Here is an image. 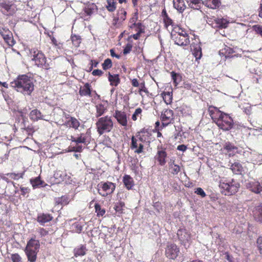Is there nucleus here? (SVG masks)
<instances>
[{"label": "nucleus", "instance_id": "f257e3e1", "mask_svg": "<svg viewBox=\"0 0 262 262\" xmlns=\"http://www.w3.org/2000/svg\"><path fill=\"white\" fill-rule=\"evenodd\" d=\"M10 86L24 95H31L34 90L33 79L27 75H19L11 82Z\"/></svg>", "mask_w": 262, "mask_h": 262}, {"label": "nucleus", "instance_id": "f03ea898", "mask_svg": "<svg viewBox=\"0 0 262 262\" xmlns=\"http://www.w3.org/2000/svg\"><path fill=\"white\" fill-rule=\"evenodd\" d=\"M209 108V112L213 121L223 130H229L234 125L233 120L227 114L221 112L216 107Z\"/></svg>", "mask_w": 262, "mask_h": 262}, {"label": "nucleus", "instance_id": "7ed1b4c3", "mask_svg": "<svg viewBox=\"0 0 262 262\" xmlns=\"http://www.w3.org/2000/svg\"><path fill=\"white\" fill-rule=\"evenodd\" d=\"M72 142L74 143L68 147V150L67 152L75 151L81 152L82 150V146L78 145L79 143H84L87 145L91 140V133L88 130L85 133H81L77 138H75L73 136H71Z\"/></svg>", "mask_w": 262, "mask_h": 262}, {"label": "nucleus", "instance_id": "20e7f679", "mask_svg": "<svg viewBox=\"0 0 262 262\" xmlns=\"http://www.w3.org/2000/svg\"><path fill=\"white\" fill-rule=\"evenodd\" d=\"M30 54L35 66L45 70L50 69V64L47 62V57L41 51L35 48L32 49L30 50Z\"/></svg>", "mask_w": 262, "mask_h": 262}, {"label": "nucleus", "instance_id": "39448f33", "mask_svg": "<svg viewBox=\"0 0 262 262\" xmlns=\"http://www.w3.org/2000/svg\"><path fill=\"white\" fill-rule=\"evenodd\" d=\"M220 187L222 194L225 195H231L238 191L240 184L234 179L221 180Z\"/></svg>", "mask_w": 262, "mask_h": 262}, {"label": "nucleus", "instance_id": "423d86ee", "mask_svg": "<svg viewBox=\"0 0 262 262\" xmlns=\"http://www.w3.org/2000/svg\"><path fill=\"white\" fill-rule=\"evenodd\" d=\"M97 132L100 135L110 132L113 127V122L108 116L100 118L96 123Z\"/></svg>", "mask_w": 262, "mask_h": 262}, {"label": "nucleus", "instance_id": "0eeeda50", "mask_svg": "<svg viewBox=\"0 0 262 262\" xmlns=\"http://www.w3.org/2000/svg\"><path fill=\"white\" fill-rule=\"evenodd\" d=\"M116 185L110 182H101L97 185L98 192L102 196L112 194L115 190Z\"/></svg>", "mask_w": 262, "mask_h": 262}, {"label": "nucleus", "instance_id": "6e6552de", "mask_svg": "<svg viewBox=\"0 0 262 262\" xmlns=\"http://www.w3.org/2000/svg\"><path fill=\"white\" fill-rule=\"evenodd\" d=\"M16 10V7L12 1L9 0L0 1V11L6 15H13Z\"/></svg>", "mask_w": 262, "mask_h": 262}, {"label": "nucleus", "instance_id": "1a4fd4ad", "mask_svg": "<svg viewBox=\"0 0 262 262\" xmlns=\"http://www.w3.org/2000/svg\"><path fill=\"white\" fill-rule=\"evenodd\" d=\"M165 253L166 256L169 259H175L180 253V249L176 244L168 243Z\"/></svg>", "mask_w": 262, "mask_h": 262}, {"label": "nucleus", "instance_id": "9d476101", "mask_svg": "<svg viewBox=\"0 0 262 262\" xmlns=\"http://www.w3.org/2000/svg\"><path fill=\"white\" fill-rule=\"evenodd\" d=\"M171 39L179 46H187L190 43L189 37L187 32H184L181 35L171 34Z\"/></svg>", "mask_w": 262, "mask_h": 262}, {"label": "nucleus", "instance_id": "9b49d317", "mask_svg": "<svg viewBox=\"0 0 262 262\" xmlns=\"http://www.w3.org/2000/svg\"><path fill=\"white\" fill-rule=\"evenodd\" d=\"M0 34L5 42L10 47H12L15 43L12 32L7 28L0 27Z\"/></svg>", "mask_w": 262, "mask_h": 262}, {"label": "nucleus", "instance_id": "f8f14e48", "mask_svg": "<svg viewBox=\"0 0 262 262\" xmlns=\"http://www.w3.org/2000/svg\"><path fill=\"white\" fill-rule=\"evenodd\" d=\"M77 186L78 183L75 178L69 177L67 178V189H70L68 193L69 198H71L70 200L73 199Z\"/></svg>", "mask_w": 262, "mask_h": 262}, {"label": "nucleus", "instance_id": "ddd939ff", "mask_svg": "<svg viewBox=\"0 0 262 262\" xmlns=\"http://www.w3.org/2000/svg\"><path fill=\"white\" fill-rule=\"evenodd\" d=\"M161 119L162 121V125L164 126L172 123L173 120V112L171 110H164L161 115Z\"/></svg>", "mask_w": 262, "mask_h": 262}, {"label": "nucleus", "instance_id": "4468645a", "mask_svg": "<svg viewBox=\"0 0 262 262\" xmlns=\"http://www.w3.org/2000/svg\"><path fill=\"white\" fill-rule=\"evenodd\" d=\"M246 187L251 191L259 194L262 191V184L258 181H249L246 183Z\"/></svg>", "mask_w": 262, "mask_h": 262}, {"label": "nucleus", "instance_id": "2eb2a0df", "mask_svg": "<svg viewBox=\"0 0 262 262\" xmlns=\"http://www.w3.org/2000/svg\"><path fill=\"white\" fill-rule=\"evenodd\" d=\"M167 155L165 148H163L162 146H158V151L155 158L161 166H163L166 162L165 159Z\"/></svg>", "mask_w": 262, "mask_h": 262}, {"label": "nucleus", "instance_id": "dca6fc26", "mask_svg": "<svg viewBox=\"0 0 262 262\" xmlns=\"http://www.w3.org/2000/svg\"><path fill=\"white\" fill-rule=\"evenodd\" d=\"M178 237L182 244L185 245L190 240V234L185 229H180L177 232Z\"/></svg>", "mask_w": 262, "mask_h": 262}, {"label": "nucleus", "instance_id": "f3484780", "mask_svg": "<svg viewBox=\"0 0 262 262\" xmlns=\"http://www.w3.org/2000/svg\"><path fill=\"white\" fill-rule=\"evenodd\" d=\"M143 144L139 141V140L133 136L132 137V142L130 148L132 149H135V152L137 154H140L143 152Z\"/></svg>", "mask_w": 262, "mask_h": 262}, {"label": "nucleus", "instance_id": "a211bd4d", "mask_svg": "<svg viewBox=\"0 0 262 262\" xmlns=\"http://www.w3.org/2000/svg\"><path fill=\"white\" fill-rule=\"evenodd\" d=\"M97 9V7L95 5L92 4L85 7L83 9V12L81 13V17L85 20H87L89 16L93 14Z\"/></svg>", "mask_w": 262, "mask_h": 262}, {"label": "nucleus", "instance_id": "6ab92c4d", "mask_svg": "<svg viewBox=\"0 0 262 262\" xmlns=\"http://www.w3.org/2000/svg\"><path fill=\"white\" fill-rule=\"evenodd\" d=\"M114 117L122 126H126L127 123L126 114L124 112L116 111Z\"/></svg>", "mask_w": 262, "mask_h": 262}, {"label": "nucleus", "instance_id": "aec40b11", "mask_svg": "<svg viewBox=\"0 0 262 262\" xmlns=\"http://www.w3.org/2000/svg\"><path fill=\"white\" fill-rule=\"evenodd\" d=\"M224 149L227 151L229 156H233L238 152V148L233 144L227 142L224 145Z\"/></svg>", "mask_w": 262, "mask_h": 262}, {"label": "nucleus", "instance_id": "412c9836", "mask_svg": "<svg viewBox=\"0 0 262 262\" xmlns=\"http://www.w3.org/2000/svg\"><path fill=\"white\" fill-rule=\"evenodd\" d=\"M151 134L146 130H143L138 133L136 136V138L141 142L143 144L144 143L149 142V137Z\"/></svg>", "mask_w": 262, "mask_h": 262}, {"label": "nucleus", "instance_id": "4be33fe9", "mask_svg": "<svg viewBox=\"0 0 262 262\" xmlns=\"http://www.w3.org/2000/svg\"><path fill=\"white\" fill-rule=\"evenodd\" d=\"M79 125L80 122L78 119L69 115H67V127L77 129Z\"/></svg>", "mask_w": 262, "mask_h": 262}, {"label": "nucleus", "instance_id": "5701e85b", "mask_svg": "<svg viewBox=\"0 0 262 262\" xmlns=\"http://www.w3.org/2000/svg\"><path fill=\"white\" fill-rule=\"evenodd\" d=\"M53 216L51 214L49 213H40L37 217V221L42 225H43L45 223H48L52 221Z\"/></svg>", "mask_w": 262, "mask_h": 262}, {"label": "nucleus", "instance_id": "b1692460", "mask_svg": "<svg viewBox=\"0 0 262 262\" xmlns=\"http://www.w3.org/2000/svg\"><path fill=\"white\" fill-rule=\"evenodd\" d=\"M228 21L224 18H214L211 25L213 28H225L227 27Z\"/></svg>", "mask_w": 262, "mask_h": 262}, {"label": "nucleus", "instance_id": "393cba45", "mask_svg": "<svg viewBox=\"0 0 262 262\" xmlns=\"http://www.w3.org/2000/svg\"><path fill=\"white\" fill-rule=\"evenodd\" d=\"M39 241L32 238L27 242L25 249L37 250L39 248Z\"/></svg>", "mask_w": 262, "mask_h": 262}, {"label": "nucleus", "instance_id": "a878e982", "mask_svg": "<svg viewBox=\"0 0 262 262\" xmlns=\"http://www.w3.org/2000/svg\"><path fill=\"white\" fill-rule=\"evenodd\" d=\"M126 12L123 8L119 9L117 14V16L115 17L113 20L115 24L123 21L126 19Z\"/></svg>", "mask_w": 262, "mask_h": 262}, {"label": "nucleus", "instance_id": "bb28decb", "mask_svg": "<svg viewBox=\"0 0 262 262\" xmlns=\"http://www.w3.org/2000/svg\"><path fill=\"white\" fill-rule=\"evenodd\" d=\"M173 5L174 8L180 13H182L186 8L184 0H173Z\"/></svg>", "mask_w": 262, "mask_h": 262}, {"label": "nucleus", "instance_id": "cd10ccee", "mask_svg": "<svg viewBox=\"0 0 262 262\" xmlns=\"http://www.w3.org/2000/svg\"><path fill=\"white\" fill-rule=\"evenodd\" d=\"M220 0H206L203 2V5L211 9H216L221 5Z\"/></svg>", "mask_w": 262, "mask_h": 262}, {"label": "nucleus", "instance_id": "c85d7f7f", "mask_svg": "<svg viewBox=\"0 0 262 262\" xmlns=\"http://www.w3.org/2000/svg\"><path fill=\"white\" fill-rule=\"evenodd\" d=\"M30 182L32 185L33 189L46 185V184L43 185L45 184V182L41 180L40 176L37 177L33 179H31L30 180Z\"/></svg>", "mask_w": 262, "mask_h": 262}, {"label": "nucleus", "instance_id": "c756f323", "mask_svg": "<svg viewBox=\"0 0 262 262\" xmlns=\"http://www.w3.org/2000/svg\"><path fill=\"white\" fill-rule=\"evenodd\" d=\"M188 6L194 9L199 10L201 8L203 2L201 0H185Z\"/></svg>", "mask_w": 262, "mask_h": 262}, {"label": "nucleus", "instance_id": "7c9ffc66", "mask_svg": "<svg viewBox=\"0 0 262 262\" xmlns=\"http://www.w3.org/2000/svg\"><path fill=\"white\" fill-rule=\"evenodd\" d=\"M123 182L126 188L128 189H132L134 185L133 179L129 175H125L123 178Z\"/></svg>", "mask_w": 262, "mask_h": 262}, {"label": "nucleus", "instance_id": "2f4dec72", "mask_svg": "<svg viewBox=\"0 0 262 262\" xmlns=\"http://www.w3.org/2000/svg\"><path fill=\"white\" fill-rule=\"evenodd\" d=\"M25 252L27 256L28 261L30 262H35L36 261L37 258V250L25 249Z\"/></svg>", "mask_w": 262, "mask_h": 262}, {"label": "nucleus", "instance_id": "473e14b6", "mask_svg": "<svg viewBox=\"0 0 262 262\" xmlns=\"http://www.w3.org/2000/svg\"><path fill=\"white\" fill-rule=\"evenodd\" d=\"M31 120L36 121L40 119H42V115L41 112L37 109L32 110L29 114Z\"/></svg>", "mask_w": 262, "mask_h": 262}, {"label": "nucleus", "instance_id": "72a5a7b5", "mask_svg": "<svg viewBox=\"0 0 262 262\" xmlns=\"http://www.w3.org/2000/svg\"><path fill=\"white\" fill-rule=\"evenodd\" d=\"M230 169L232 172L236 174H241L243 171V167L238 162H234L230 165Z\"/></svg>", "mask_w": 262, "mask_h": 262}, {"label": "nucleus", "instance_id": "f704fd0d", "mask_svg": "<svg viewBox=\"0 0 262 262\" xmlns=\"http://www.w3.org/2000/svg\"><path fill=\"white\" fill-rule=\"evenodd\" d=\"M87 249L85 245H81L80 247L75 248L74 249V255L76 257L83 256L86 254Z\"/></svg>", "mask_w": 262, "mask_h": 262}, {"label": "nucleus", "instance_id": "c9c22d12", "mask_svg": "<svg viewBox=\"0 0 262 262\" xmlns=\"http://www.w3.org/2000/svg\"><path fill=\"white\" fill-rule=\"evenodd\" d=\"M108 78L112 85L116 86L120 83V79L118 74L112 75L109 73Z\"/></svg>", "mask_w": 262, "mask_h": 262}, {"label": "nucleus", "instance_id": "e433bc0d", "mask_svg": "<svg viewBox=\"0 0 262 262\" xmlns=\"http://www.w3.org/2000/svg\"><path fill=\"white\" fill-rule=\"evenodd\" d=\"M191 50L193 52V54L195 57L196 59H200L202 56V49L199 45H191Z\"/></svg>", "mask_w": 262, "mask_h": 262}, {"label": "nucleus", "instance_id": "4c0bfd02", "mask_svg": "<svg viewBox=\"0 0 262 262\" xmlns=\"http://www.w3.org/2000/svg\"><path fill=\"white\" fill-rule=\"evenodd\" d=\"M170 172L173 174H177L180 171V167L179 165L174 164V160H170L168 163Z\"/></svg>", "mask_w": 262, "mask_h": 262}, {"label": "nucleus", "instance_id": "58836bf2", "mask_svg": "<svg viewBox=\"0 0 262 262\" xmlns=\"http://www.w3.org/2000/svg\"><path fill=\"white\" fill-rule=\"evenodd\" d=\"M96 117H99L102 115L106 111V107L104 106V105L102 103H99L96 105Z\"/></svg>", "mask_w": 262, "mask_h": 262}, {"label": "nucleus", "instance_id": "ea45409f", "mask_svg": "<svg viewBox=\"0 0 262 262\" xmlns=\"http://www.w3.org/2000/svg\"><path fill=\"white\" fill-rule=\"evenodd\" d=\"M83 226L79 222H75L70 228L71 230L73 232L80 233L82 230Z\"/></svg>", "mask_w": 262, "mask_h": 262}, {"label": "nucleus", "instance_id": "a19ab883", "mask_svg": "<svg viewBox=\"0 0 262 262\" xmlns=\"http://www.w3.org/2000/svg\"><path fill=\"white\" fill-rule=\"evenodd\" d=\"M79 93L81 96H90L91 95V90L89 84L86 83L83 88H80Z\"/></svg>", "mask_w": 262, "mask_h": 262}, {"label": "nucleus", "instance_id": "79ce46f5", "mask_svg": "<svg viewBox=\"0 0 262 262\" xmlns=\"http://www.w3.org/2000/svg\"><path fill=\"white\" fill-rule=\"evenodd\" d=\"M254 214L258 221H262V204L258 205L255 208Z\"/></svg>", "mask_w": 262, "mask_h": 262}, {"label": "nucleus", "instance_id": "37998d69", "mask_svg": "<svg viewBox=\"0 0 262 262\" xmlns=\"http://www.w3.org/2000/svg\"><path fill=\"white\" fill-rule=\"evenodd\" d=\"M162 97L164 102L167 104H170L172 102V95L171 92H164L162 93Z\"/></svg>", "mask_w": 262, "mask_h": 262}, {"label": "nucleus", "instance_id": "c03bdc74", "mask_svg": "<svg viewBox=\"0 0 262 262\" xmlns=\"http://www.w3.org/2000/svg\"><path fill=\"white\" fill-rule=\"evenodd\" d=\"M106 8L110 12H114L116 8V2L115 0H107Z\"/></svg>", "mask_w": 262, "mask_h": 262}, {"label": "nucleus", "instance_id": "a18cd8bd", "mask_svg": "<svg viewBox=\"0 0 262 262\" xmlns=\"http://www.w3.org/2000/svg\"><path fill=\"white\" fill-rule=\"evenodd\" d=\"M234 52L233 50L227 46L220 51L221 54H224L226 58L230 57V55ZM231 57H233L232 56Z\"/></svg>", "mask_w": 262, "mask_h": 262}, {"label": "nucleus", "instance_id": "49530a36", "mask_svg": "<svg viewBox=\"0 0 262 262\" xmlns=\"http://www.w3.org/2000/svg\"><path fill=\"white\" fill-rule=\"evenodd\" d=\"M71 41L75 47H78L81 42L80 36L72 34L71 37Z\"/></svg>", "mask_w": 262, "mask_h": 262}, {"label": "nucleus", "instance_id": "de8ad7c7", "mask_svg": "<svg viewBox=\"0 0 262 262\" xmlns=\"http://www.w3.org/2000/svg\"><path fill=\"white\" fill-rule=\"evenodd\" d=\"M125 204L122 202H119L115 204L114 208L116 212L121 213L122 212L123 208L124 207Z\"/></svg>", "mask_w": 262, "mask_h": 262}, {"label": "nucleus", "instance_id": "09e8293b", "mask_svg": "<svg viewBox=\"0 0 262 262\" xmlns=\"http://www.w3.org/2000/svg\"><path fill=\"white\" fill-rule=\"evenodd\" d=\"M171 77L176 86L181 81V76L173 72H171Z\"/></svg>", "mask_w": 262, "mask_h": 262}, {"label": "nucleus", "instance_id": "8fccbe9b", "mask_svg": "<svg viewBox=\"0 0 262 262\" xmlns=\"http://www.w3.org/2000/svg\"><path fill=\"white\" fill-rule=\"evenodd\" d=\"M95 209L98 216H103L105 213V209H101L99 204L96 203L95 204Z\"/></svg>", "mask_w": 262, "mask_h": 262}, {"label": "nucleus", "instance_id": "3c124183", "mask_svg": "<svg viewBox=\"0 0 262 262\" xmlns=\"http://www.w3.org/2000/svg\"><path fill=\"white\" fill-rule=\"evenodd\" d=\"M184 32H186V31L182 29L181 28H180L179 26H176L173 28V29L172 30L171 34H178V35H181V34H183Z\"/></svg>", "mask_w": 262, "mask_h": 262}, {"label": "nucleus", "instance_id": "603ef678", "mask_svg": "<svg viewBox=\"0 0 262 262\" xmlns=\"http://www.w3.org/2000/svg\"><path fill=\"white\" fill-rule=\"evenodd\" d=\"M112 66V60L107 58L105 59L104 61V62L102 63V68L103 70H106L107 69H108L111 68Z\"/></svg>", "mask_w": 262, "mask_h": 262}, {"label": "nucleus", "instance_id": "864d4df0", "mask_svg": "<svg viewBox=\"0 0 262 262\" xmlns=\"http://www.w3.org/2000/svg\"><path fill=\"white\" fill-rule=\"evenodd\" d=\"M7 176L9 177L10 178L13 180H18L19 179L23 178V174L19 173H9L7 174Z\"/></svg>", "mask_w": 262, "mask_h": 262}, {"label": "nucleus", "instance_id": "5fc2aeb1", "mask_svg": "<svg viewBox=\"0 0 262 262\" xmlns=\"http://www.w3.org/2000/svg\"><path fill=\"white\" fill-rule=\"evenodd\" d=\"M11 259L12 262H22V258L18 253L12 254Z\"/></svg>", "mask_w": 262, "mask_h": 262}, {"label": "nucleus", "instance_id": "6e6d98bb", "mask_svg": "<svg viewBox=\"0 0 262 262\" xmlns=\"http://www.w3.org/2000/svg\"><path fill=\"white\" fill-rule=\"evenodd\" d=\"M24 129L25 130H26L27 134L28 135H32L35 132V129L32 124L27 126H25Z\"/></svg>", "mask_w": 262, "mask_h": 262}, {"label": "nucleus", "instance_id": "4d7b16f0", "mask_svg": "<svg viewBox=\"0 0 262 262\" xmlns=\"http://www.w3.org/2000/svg\"><path fill=\"white\" fill-rule=\"evenodd\" d=\"M253 30L258 34L262 36V26L254 25L253 26Z\"/></svg>", "mask_w": 262, "mask_h": 262}, {"label": "nucleus", "instance_id": "13d9d810", "mask_svg": "<svg viewBox=\"0 0 262 262\" xmlns=\"http://www.w3.org/2000/svg\"><path fill=\"white\" fill-rule=\"evenodd\" d=\"M139 87V93L141 94V93L142 92L145 93L146 94H147L148 93L147 89L145 87V83L142 82L140 83Z\"/></svg>", "mask_w": 262, "mask_h": 262}, {"label": "nucleus", "instance_id": "bf43d9fd", "mask_svg": "<svg viewBox=\"0 0 262 262\" xmlns=\"http://www.w3.org/2000/svg\"><path fill=\"white\" fill-rule=\"evenodd\" d=\"M194 192L198 195H200L202 198H204L206 196V194L204 191L201 188H197Z\"/></svg>", "mask_w": 262, "mask_h": 262}, {"label": "nucleus", "instance_id": "052dcab7", "mask_svg": "<svg viewBox=\"0 0 262 262\" xmlns=\"http://www.w3.org/2000/svg\"><path fill=\"white\" fill-rule=\"evenodd\" d=\"M142 109L141 108H137L132 116V119L134 121L137 120V117L141 115L142 113Z\"/></svg>", "mask_w": 262, "mask_h": 262}, {"label": "nucleus", "instance_id": "680f3d73", "mask_svg": "<svg viewBox=\"0 0 262 262\" xmlns=\"http://www.w3.org/2000/svg\"><path fill=\"white\" fill-rule=\"evenodd\" d=\"M164 21L166 25H171L173 26V23L171 19H170L168 16H164Z\"/></svg>", "mask_w": 262, "mask_h": 262}, {"label": "nucleus", "instance_id": "e2e57ef3", "mask_svg": "<svg viewBox=\"0 0 262 262\" xmlns=\"http://www.w3.org/2000/svg\"><path fill=\"white\" fill-rule=\"evenodd\" d=\"M133 46L131 43H127L123 50V54H127L130 52L132 49Z\"/></svg>", "mask_w": 262, "mask_h": 262}, {"label": "nucleus", "instance_id": "0e129e2a", "mask_svg": "<svg viewBox=\"0 0 262 262\" xmlns=\"http://www.w3.org/2000/svg\"><path fill=\"white\" fill-rule=\"evenodd\" d=\"M136 27L137 32H140V31H141V34L144 32V27L141 23H137Z\"/></svg>", "mask_w": 262, "mask_h": 262}, {"label": "nucleus", "instance_id": "69168bd1", "mask_svg": "<svg viewBox=\"0 0 262 262\" xmlns=\"http://www.w3.org/2000/svg\"><path fill=\"white\" fill-rule=\"evenodd\" d=\"M38 233L41 236H45L48 234V231L43 228H40L38 229Z\"/></svg>", "mask_w": 262, "mask_h": 262}, {"label": "nucleus", "instance_id": "338daca9", "mask_svg": "<svg viewBox=\"0 0 262 262\" xmlns=\"http://www.w3.org/2000/svg\"><path fill=\"white\" fill-rule=\"evenodd\" d=\"M252 79H253V81L258 83L259 82V81L262 79V77H261L259 75H257V74H255L253 76Z\"/></svg>", "mask_w": 262, "mask_h": 262}, {"label": "nucleus", "instance_id": "774afa93", "mask_svg": "<svg viewBox=\"0 0 262 262\" xmlns=\"http://www.w3.org/2000/svg\"><path fill=\"white\" fill-rule=\"evenodd\" d=\"M154 207L158 211V212H160V210H161L162 208H161V203H159V202H156L154 203Z\"/></svg>", "mask_w": 262, "mask_h": 262}]
</instances>
